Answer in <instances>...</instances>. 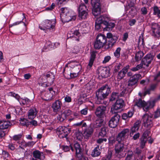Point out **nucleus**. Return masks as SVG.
<instances>
[{
	"mask_svg": "<svg viewBox=\"0 0 160 160\" xmlns=\"http://www.w3.org/2000/svg\"><path fill=\"white\" fill-rule=\"evenodd\" d=\"M120 118V116L119 115L115 114L109 121V126L113 128L116 127L119 123Z\"/></svg>",
	"mask_w": 160,
	"mask_h": 160,
	"instance_id": "15",
	"label": "nucleus"
},
{
	"mask_svg": "<svg viewBox=\"0 0 160 160\" xmlns=\"http://www.w3.org/2000/svg\"><path fill=\"white\" fill-rule=\"evenodd\" d=\"M62 105V102L59 100H57L52 104V108L53 111L54 112H57L59 111L61 109Z\"/></svg>",
	"mask_w": 160,
	"mask_h": 160,
	"instance_id": "19",
	"label": "nucleus"
},
{
	"mask_svg": "<svg viewBox=\"0 0 160 160\" xmlns=\"http://www.w3.org/2000/svg\"><path fill=\"white\" fill-rule=\"evenodd\" d=\"M160 117V108H158L154 112V117L155 118H157Z\"/></svg>",
	"mask_w": 160,
	"mask_h": 160,
	"instance_id": "54",
	"label": "nucleus"
},
{
	"mask_svg": "<svg viewBox=\"0 0 160 160\" xmlns=\"http://www.w3.org/2000/svg\"><path fill=\"white\" fill-rule=\"evenodd\" d=\"M93 132V128L89 126L84 130L83 132V135L84 137L86 139H88L91 137Z\"/></svg>",
	"mask_w": 160,
	"mask_h": 160,
	"instance_id": "23",
	"label": "nucleus"
},
{
	"mask_svg": "<svg viewBox=\"0 0 160 160\" xmlns=\"http://www.w3.org/2000/svg\"><path fill=\"white\" fill-rule=\"evenodd\" d=\"M44 76L47 80V82L41 83V86L44 87H47L52 85L54 79V76L48 73L44 75Z\"/></svg>",
	"mask_w": 160,
	"mask_h": 160,
	"instance_id": "14",
	"label": "nucleus"
},
{
	"mask_svg": "<svg viewBox=\"0 0 160 160\" xmlns=\"http://www.w3.org/2000/svg\"><path fill=\"white\" fill-rule=\"evenodd\" d=\"M150 131L149 130H146L142 134L141 138H143V136L145 139L148 140L149 138H150Z\"/></svg>",
	"mask_w": 160,
	"mask_h": 160,
	"instance_id": "45",
	"label": "nucleus"
},
{
	"mask_svg": "<svg viewBox=\"0 0 160 160\" xmlns=\"http://www.w3.org/2000/svg\"><path fill=\"white\" fill-rule=\"evenodd\" d=\"M133 113L132 111H129L127 113H123L122 116V118L123 119L126 120V119L130 118L133 115Z\"/></svg>",
	"mask_w": 160,
	"mask_h": 160,
	"instance_id": "39",
	"label": "nucleus"
},
{
	"mask_svg": "<svg viewBox=\"0 0 160 160\" xmlns=\"http://www.w3.org/2000/svg\"><path fill=\"white\" fill-rule=\"evenodd\" d=\"M107 41L106 36L103 34H99L97 36L94 46L95 48L99 49L103 47Z\"/></svg>",
	"mask_w": 160,
	"mask_h": 160,
	"instance_id": "5",
	"label": "nucleus"
},
{
	"mask_svg": "<svg viewBox=\"0 0 160 160\" xmlns=\"http://www.w3.org/2000/svg\"><path fill=\"white\" fill-rule=\"evenodd\" d=\"M140 127L139 124L138 122L134 123V126L131 128L130 135L131 136L134 133L137 131Z\"/></svg>",
	"mask_w": 160,
	"mask_h": 160,
	"instance_id": "34",
	"label": "nucleus"
},
{
	"mask_svg": "<svg viewBox=\"0 0 160 160\" xmlns=\"http://www.w3.org/2000/svg\"><path fill=\"white\" fill-rule=\"evenodd\" d=\"M43 49L46 51L51 50L53 49V43H52L50 41H48L45 43Z\"/></svg>",
	"mask_w": 160,
	"mask_h": 160,
	"instance_id": "36",
	"label": "nucleus"
},
{
	"mask_svg": "<svg viewBox=\"0 0 160 160\" xmlns=\"http://www.w3.org/2000/svg\"><path fill=\"white\" fill-rule=\"evenodd\" d=\"M58 120L60 122H63L66 118L65 114L62 112L59 113L57 116Z\"/></svg>",
	"mask_w": 160,
	"mask_h": 160,
	"instance_id": "38",
	"label": "nucleus"
},
{
	"mask_svg": "<svg viewBox=\"0 0 160 160\" xmlns=\"http://www.w3.org/2000/svg\"><path fill=\"white\" fill-rule=\"evenodd\" d=\"M87 7L84 4H80L78 8V16L79 19H85L87 18L88 15V12L87 11Z\"/></svg>",
	"mask_w": 160,
	"mask_h": 160,
	"instance_id": "10",
	"label": "nucleus"
},
{
	"mask_svg": "<svg viewBox=\"0 0 160 160\" xmlns=\"http://www.w3.org/2000/svg\"><path fill=\"white\" fill-rule=\"evenodd\" d=\"M144 64L141 62L136 67L132 68L131 70L132 71L135 72L138 70L142 68H145V67L144 66Z\"/></svg>",
	"mask_w": 160,
	"mask_h": 160,
	"instance_id": "42",
	"label": "nucleus"
},
{
	"mask_svg": "<svg viewBox=\"0 0 160 160\" xmlns=\"http://www.w3.org/2000/svg\"><path fill=\"white\" fill-rule=\"evenodd\" d=\"M159 77H160V71L154 76V81L158 82H160V79L159 78Z\"/></svg>",
	"mask_w": 160,
	"mask_h": 160,
	"instance_id": "55",
	"label": "nucleus"
},
{
	"mask_svg": "<svg viewBox=\"0 0 160 160\" xmlns=\"http://www.w3.org/2000/svg\"><path fill=\"white\" fill-rule=\"evenodd\" d=\"M63 113L65 114L66 117L67 116L70 115L71 113V111L69 109H66L63 112Z\"/></svg>",
	"mask_w": 160,
	"mask_h": 160,
	"instance_id": "64",
	"label": "nucleus"
},
{
	"mask_svg": "<svg viewBox=\"0 0 160 160\" xmlns=\"http://www.w3.org/2000/svg\"><path fill=\"white\" fill-rule=\"evenodd\" d=\"M92 6V13L95 16H98L101 12V8L100 0H91Z\"/></svg>",
	"mask_w": 160,
	"mask_h": 160,
	"instance_id": "6",
	"label": "nucleus"
},
{
	"mask_svg": "<svg viewBox=\"0 0 160 160\" xmlns=\"http://www.w3.org/2000/svg\"><path fill=\"white\" fill-rule=\"evenodd\" d=\"M69 66L72 68H75V67H77L79 70V72L82 69V67L80 63L75 61L71 62L69 64Z\"/></svg>",
	"mask_w": 160,
	"mask_h": 160,
	"instance_id": "37",
	"label": "nucleus"
},
{
	"mask_svg": "<svg viewBox=\"0 0 160 160\" xmlns=\"http://www.w3.org/2000/svg\"><path fill=\"white\" fill-rule=\"evenodd\" d=\"M9 95L15 98L20 103V104L22 105H30L32 102L31 101L27 98H22L17 94L13 92H10Z\"/></svg>",
	"mask_w": 160,
	"mask_h": 160,
	"instance_id": "8",
	"label": "nucleus"
},
{
	"mask_svg": "<svg viewBox=\"0 0 160 160\" xmlns=\"http://www.w3.org/2000/svg\"><path fill=\"white\" fill-rule=\"evenodd\" d=\"M105 107L103 106H100L98 108L95 112L96 116L98 118H102L105 116Z\"/></svg>",
	"mask_w": 160,
	"mask_h": 160,
	"instance_id": "21",
	"label": "nucleus"
},
{
	"mask_svg": "<svg viewBox=\"0 0 160 160\" xmlns=\"http://www.w3.org/2000/svg\"><path fill=\"white\" fill-rule=\"evenodd\" d=\"M98 72L99 76L102 78H106L109 76V71L106 67H100L98 68Z\"/></svg>",
	"mask_w": 160,
	"mask_h": 160,
	"instance_id": "16",
	"label": "nucleus"
},
{
	"mask_svg": "<svg viewBox=\"0 0 160 160\" xmlns=\"http://www.w3.org/2000/svg\"><path fill=\"white\" fill-rule=\"evenodd\" d=\"M128 92V90L126 88L124 89L120 93L119 95L120 96H123L126 94Z\"/></svg>",
	"mask_w": 160,
	"mask_h": 160,
	"instance_id": "63",
	"label": "nucleus"
},
{
	"mask_svg": "<svg viewBox=\"0 0 160 160\" xmlns=\"http://www.w3.org/2000/svg\"><path fill=\"white\" fill-rule=\"evenodd\" d=\"M101 154L99 146H97L92 150L91 152V155L93 157H98Z\"/></svg>",
	"mask_w": 160,
	"mask_h": 160,
	"instance_id": "32",
	"label": "nucleus"
},
{
	"mask_svg": "<svg viewBox=\"0 0 160 160\" xmlns=\"http://www.w3.org/2000/svg\"><path fill=\"white\" fill-rule=\"evenodd\" d=\"M49 92L46 93L45 96L46 98L45 100H50L54 98V94H55V92L53 90V88H50L48 89Z\"/></svg>",
	"mask_w": 160,
	"mask_h": 160,
	"instance_id": "26",
	"label": "nucleus"
},
{
	"mask_svg": "<svg viewBox=\"0 0 160 160\" xmlns=\"http://www.w3.org/2000/svg\"><path fill=\"white\" fill-rule=\"evenodd\" d=\"M107 128L106 127H103L101 128V131L99 133V136L102 137L105 136L107 133Z\"/></svg>",
	"mask_w": 160,
	"mask_h": 160,
	"instance_id": "46",
	"label": "nucleus"
},
{
	"mask_svg": "<svg viewBox=\"0 0 160 160\" xmlns=\"http://www.w3.org/2000/svg\"><path fill=\"white\" fill-rule=\"evenodd\" d=\"M113 45L111 42L108 41V42L107 43V42H106L104 46L105 49H108L112 47Z\"/></svg>",
	"mask_w": 160,
	"mask_h": 160,
	"instance_id": "52",
	"label": "nucleus"
},
{
	"mask_svg": "<svg viewBox=\"0 0 160 160\" xmlns=\"http://www.w3.org/2000/svg\"><path fill=\"white\" fill-rule=\"evenodd\" d=\"M124 104V102L122 99H120L117 100L114 105L113 110H117L122 108Z\"/></svg>",
	"mask_w": 160,
	"mask_h": 160,
	"instance_id": "27",
	"label": "nucleus"
},
{
	"mask_svg": "<svg viewBox=\"0 0 160 160\" xmlns=\"http://www.w3.org/2000/svg\"><path fill=\"white\" fill-rule=\"evenodd\" d=\"M112 155V152H109L108 154L103 158V160H110Z\"/></svg>",
	"mask_w": 160,
	"mask_h": 160,
	"instance_id": "58",
	"label": "nucleus"
},
{
	"mask_svg": "<svg viewBox=\"0 0 160 160\" xmlns=\"http://www.w3.org/2000/svg\"><path fill=\"white\" fill-rule=\"evenodd\" d=\"M158 82L155 83H152L151 84L149 88L147 89L145 91V93L146 94H149L151 91H154L157 88L158 85Z\"/></svg>",
	"mask_w": 160,
	"mask_h": 160,
	"instance_id": "35",
	"label": "nucleus"
},
{
	"mask_svg": "<svg viewBox=\"0 0 160 160\" xmlns=\"http://www.w3.org/2000/svg\"><path fill=\"white\" fill-rule=\"evenodd\" d=\"M111 59V57L109 56H106L102 61V63L103 64H105L108 62Z\"/></svg>",
	"mask_w": 160,
	"mask_h": 160,
	"instance_id": "57",
	"label": "nucleus"
},
{
	"mask_svg": "<svg viewBox=\"0 0 160 160\" xmlns=\"http://www.w3.org/2000/svg\"><path fill=\"white\" fill-rule=\"evenodd\" d=\"M64 102H65L69 103L71 102V97L68 95H66L64 97Z\"/></svg>",
	"mask_w": 160,
	"mask_h": 160,
	"instance_id": "59",
	"label": "nucleus"
},
{
	"mask_svg": "<svg viewBox=\"0 0 160 160\" xmlns=\"http://www.w3.org/2000/svg\"><path fill=\"white\" fill-rule=\"evenodd\" d=\"M109 19L110 17L108 15H103L97 18L95 22L98 23H103L104 24V22L109 20Z\"/></svg>",
	"mask_w": 160,
	"mask_h": 160,
	"instance_id": "24",
	"label": "nucleus"
},
{
	"mask_svg": "<svg viewBox=\"0 0 160 160\" xmlns=\"http://www.w3.org/2000/svg\"><path fill=\"white\" fill-rule=\"evenodd\" d=\"M114 150L115 153L118 158H121L125 155V148L124 144L121 142H118L115 146Z\"/></svg>",
	"mask_w": 160,
	"mask_h": 160,
	"instance_id": "7",
	"label": "nucleus"
},
{
	"mask_svg": "<svg viewBox=\"0 0 160 160\" xmlns=\"http://www.w3.org/2000/svg\"><path fill=\"white\" fill-rule=\"evenodd\" d=\"M37 111L35 108H33L30 109L28 112V116L29 119H33L36 116Z\"/></svg>",
	"mask_w": 160,
	"mask_h": 160,
	"instance_id": "28",
	"label": "nucleus"
},
{
	"mask_svg": "<svg viewBox=\"0 0 160 160\" xmlns=\"http://www.w3.org/2000/svg\"><path fill=\"white\" fill-rule=\"evenodd\" d=\"M121 48L120 47L118 48L114 52V56L117 58H119L120 55Z\"/></svg>",
	"mask_w": 160,
	"mask_h": 160,
	"instance_id": "47",
	"label": "nucleus"
},
{
	"mask_svg": "<svg viewBox=\"0 0 160 160\" xmlns=\"http://www.w3.org/2000/svg\"><path fill=\"white\" fill-rule=\"evenodd\" d=\"M55 4L54 3H52L51 6L46 8H45V10L48 11H51L55 8Z\"/></svg>",
	"mask_w": 160,
	"mask_h": 160,
	"instance_id": "62",
	"label": "nucleus"
},
{
	"mask_svg": "<svg viewBox=\"0 0 160 160\" xmlns=\"http://www.w3.org/2000/svg\"><path fill=\"white\" fill-rule=\"evenodd\" d=\"M70 132L69 128L64 126L59 127L57 129V133L60 138H66Z\"/></svg>",
	"mask_w": 160,
	"mask_h": 160,
	"instance_id": "11",
	"label": "nucleus"
},
{
	"mask_svg": "<svg viewBox=\"0 0 160 160\" xmlns=\"http://www.w3.org/2000/svg\"><path fill=\"white\" fill-rule=\"evenodd\" d=\"M150 33L152 35L155 37H159L160 36V26L157 23H152L151 24Z\"/></svg>",
	"mask_w": 160,
	"mask_h": 160,
	"instance_id": "9",
	"label": "nucleus"
},
{
	"mask_svg": "<svg viewBox=\"0 0 160 160\" xmlns=\"http://www.w3.org/2000/svg\"><path fill=\"white\" fill-rule=\"evenodd\" d=\"M80 35V33L78 30H75L74 29H72L67 34V37L68 38H72L73 40L77 41H79Z\"/></svg>",
	"mask_w": 160,
	"mask_h": 160,
	"instance_id": "17",
	"label": "nucleus"
},
{
	"mask_svg": "<svg viewBox=\"0 0 160 160\" xmlns=\"http://www.w3.org/2000/svg\"><path fill=\"white\" fill-rule=\"evenodd\" d=\"M10 122L4 120L0 121V129H4L8 128L10 126Z\"/></svg>",
	"mask_w": 160,
	"mask_h": 160,
	"instance_id": "33",
	"label": "nucleus"
},
{
	"mask_svg": "<svg viewBox=\"0 0 160 160\" xmlns=\"http://www.w3.org/2000/svg\"><path fill=\"white\" fill-rule=\"evenodd\" d=\"M110 92V88L106 84L102 87L98 89L96 93V95L97 99L96 103L99 104L101 100L106 98Z\"/></svg>",
	"mask_w": 160,
	"mask_h": 160,
	"instance_id": "2",
	"label": "nucleus"
},
{
	"mask_svg": "<svg viewBox=\"0 0 160 160\" xmlns=\"http://www.w3.org/2000/svg\"><path fill=\"white\" fill-rule=\"evenodd\" d=\"M129 68V65L127 66L118 72L117 76L118 80L121 79L124 77Z\"/></svg>",
	"mask_w": 160,
	"mask_h": 160,
	"instance_id": "22",
	"label": "nucleus"
},
{
	"mask_svg": "<svg viewBox=\"0 0 160 160\" xmlns=\"http://www.w3.org/2000/svg\"><path fill=\"white\" fill-rule=\"evenodd\" d=\"M60 10V17L62 20L68 22L71 20H74L76 19V16L72 10L68 8H61Z\"/></svg>",
	"mask_w": 160,
	"mask_h": 160,
	"instance_id": "3",
	"label": "nucleus"
},
{
	"mask_svg": "<svg viewBox=\"0 0 160 160\" xmlns=\"http://www.w3.org/2000/svg\"><path fill=\"white\" fill-rule=\"evenodd\" d=\"M96 56V52L92 51L91 53V57L89 62L87 66L88 68H90L92 66Z\"/></svg>",
	"mask_w": 160,
	"mask_h": 160,
	"instance_id": "30",
	"label": "nucleus"
},
{
	"mask_svg": "<svg viewBox=\"0 0 160 160\" xmlns=\"http://www.w3.org/2000/svg\"><path fill=\"white\" fill-rule=\"evenodd\" d=\"M152 115L145 114L143 116L142 119L145 127L149 128L153 126L152 121Z\"/></svg>",
	"mask_w": 160,
	"mask_h": 160,
	"instance_id": "13",
	"label": "nucleus"
},
{
	"mask_svg": "<svg viewBox=\"0 0 160 160\" xmlns=\"http://www.w3.org/2000/svg\"><path fill=\"white\" fill-rule=\"evenodd\" d=\"M143 136V138H141L140 142V147L141 148H144L145 146L146 143L148 140L145 139Z\"/></svg>",
	"mask_w": 160,
	"mask_h": 160,
	"instance_id": "44",
	"label": "nucleus"
},
{
	"mask_svg": "<svg viewBox=\"0 0 160 160\" xmlns=\"http://www.w3.org/2000/svg\"><path fill=\"white\" fill-rule=\"evenodd\" d=\"M56 23V20L53 19L51 20L46 19L43 21L39 25V28L46 33L48 32L54 31Z\"/></svg>",
	"mask_w": 160,
	"mask_h": 160,
	"instance_id": "1",
	"label": "nucleus"
},
{
	"mask_svg": "<svg viewBox=\"0 0 160 160\" xmlns=\"http://www.w3.org/2000/svg\"><path fill=\"white\" fill-rule=\"evenodd\" d=\"M74 125L76 126H81L82 128H86L87 127L86 123L84 122L83 121H82L76 123L74 124Z\"/></svg>",
	"mask_w": 160,
	"mask_h": 160,
	"instance_id": "48",
	"label": "nucleus"
},
{
	"mask_svg": "<svg viewBox=\"0 0 160 160\" xmlns=\"http://www.w3.org/2000/svg\"><path fill=\"white\" fill-rule=\"evenodd\" d=\"M155 102V100L149 101L146 102L142 101L141 99H139L135 102L134 106L139 108H142L144 111L147 112L154 106Z\"/></svg>",
	"mask_w": 160,
	"mask_h": 160,
	"instance_id": "4",
	"label": "nucleus"
},
{
	"mask_svg": "<svg viewBox=\"0 0 160 160\" xmlns=\"http://www.w3.org/2000/svg\"><path fill=\"white\" fill-rule=\"evenodd\" d=\"M22 22L23 23L24 26H26V24L25 23V22H23L22 21H17V22H15L12 24H10L9 25V26L10 27H11L14 26H16V25H18V24H20V23H21Z\"/></svg>",
	"mask_w": 160,
	"mask_h": 160,
	"instance_id": "53",
	"label": "nucleus"
},
{
	"mask_svg": "<svg viewBox=\"0 0 160 160\" xmlns=\"http://www.w3.org/2000/svg\"><path fill=\"white\" fill-rule=\"evenodd\" d=\"M22 135V133H20V134L14 136L13 137V140L15 141L19 140L21 138Z\"/></svg>",
	"mask_w": 160,
	"mask_h": 160,
	"instance_id": "61",
	"label": "nucleus"
},
{
	"mask_svg": "<svg viewBox=\"0 0 160 160\" xmlns=\"http://www.w3.org/2000/svg\"><path fill=\"white\" fill-rule=\"evenodd\" d=\"M20 124L23 126H28L29 125V122L28 120L25 118L21 119L19 120Z\"/></svg>",
	"mask_w": 160,
	"mask_h": 160,
	"instance_id": "43",
	"label": "nucleus"
},
{
	"mask_svg": "<svg viewBox=\"0 0 160 160\" xmlns=\"http://www.w3.org/2000/svg\"><path fill=\"white\" fill-rule=\"evenodd\" d=\"M103 120L101 119L100 120H97L96 122V127H99L102 126L103 123Z\"/></svg>",
	"mask_w": 160,
	"mask_h": 160,
	"instance_id": "50",
	"label": "nucleus"
},
{
	"mask_svg": "<svg viewBox=\"0 0 160 160\" xmlns=\"http://www.w3.org/2000/svg\"><path fill=\"white\" fill-rule=\"evenodd\" d=\"M88 108H86L84 109H82L80 111V113L82 115H86L88 113Z\"/></svg>",
	"mask_w": 160,
	"mask_h": 160,
	"instance_id": "60",
	"label": "nucleus"
},
{
	"mask_svg": "<svg viewBox=\"0 0 160 160\" xmlns=\"http://www.w3.org/2000/svg\"><path fill=\"white\" fill-rule=\"evenodd\" d=\"M153 56L151 54H147L142 61L144 65L146 67L148 66L153 59Z\"/></svg>",
	"mask_w": 160,
	"mask_h": 160,
	"instance_id": "18",
	"label": "nucleus"
},
{
	"mask_svg": "<svg viewBox=\"0 0 160 160\" xmlns=\"http://www.w3.org/2000/svg\"><path fill=\"white\" fill-rule=\"evenodd\" d=\"M74 147L76 150V152H80L81 151V148L80 145L78 143H76L74 145Z\"/></svg>",
	"mask_w": 160,
	"mask_h": 160,
	"instance_id": "49",
	"label": "nucleus"
},
{
	"mask_svg": "<svg viewBox=\"0 0 160 160\" xmlns=\"http://www.w3.org/2000/svg\"><path fill=\"white\" fill-rule=\"evenodd\" d=\"M108 20V22L107 21L104 22V25L109 28H113L115 26L116 21L114 20H110V18Z\"/></svg>",
	"mask_w": 160,
	"mask_h": 160,
	"instance_id": "31",
	"label": "nucleus"
},
{
	"mask_svg": "<svg viewBox=\"0 0 160 160\" xmlns=\"http://www.w3.org/2000/svg\"><path fill=\"white\" fill-rule=\"evenodd\" d=\"M141 75L140 74H135L131 77L128 81V86H132L135 85L137 83Z\"/></svg>",
	"mask_w": 160,
	"mask_h": 160,
	"instance_id": "20",
	"label": "nucleus"
},
{
	"mask_svg": "<svg viewBox=\"0 0 160 160\" xmlns=\"http://www.w3.org/2000/svg\"><path fill=\"white\" fill-rule=\"evenodd\" d=\"M76 156L78 160H86V157L83 155L81 151L80 152H76Z\"/></svg>",
	"mask_w": 160,
	"mask_h": 160,
	"instance_id": "40",
	"label": "nucleus"
},
{
	"mask_svg": "<svg viewBox=\"0 0 160 160\" xmlns=\"http://www.w3.org/2000/svg\"><path fill=\"white\" fill-rule=\"evenodd\" d=\"M107 37L108 38L110 39L109 41L114 45L117 42L118 37L115 35H113L111 33L108 32L107 34Z\"/></svg>",
	"mask_w": 160,
	"mask_h": 160,
	"instance_id": "29",
	"label": "nucleus"
},
{
	"mask_svg": "<svg viewBox=\"0 0 160 160\" xmlns=\"http://www.w3.org/2000/svg\"><path fill=\"white\" fill-rule=\"evenodd\" d=\"M129 132V130L126 128L123 129L119 133L117 138V140L118 142H122L128 138Z\"/></svg>",
	"mask_w": 160,
	"mask_h": 160,
	"instance_id": "12",
	"label": "nucleus"
},
{
	"mask_svg": "<svg viewBox=\"0 0 160 160\" xmlns=\"http://www.w3.org/2000/svg\"><path fill=\"white\" fill-rule=\"evenodd\" d=\"M32 154L33 157L35 158L40 160H43L45 158V157L43 152H41L38 150L34 151Z\"/></svg>",
	"mask_w": 160,
	"mask_h": 160,
	"instance_id": "25",
	"label": "nucleus"
},
{
	"mask_svg": "<svg viewBox=\"0 0 160 160\" xmlns=\"http://www.w3.org/2000/svg\"><path fill=\"white\" fill-rule=\"evenodd\" d=\"M119 94L117 92H113L112 93L111 100L112 101L114 100L117 99L119 95Z\"/></svg>",
	"mask_w": 160,
	"mask_h": 160,
	"instance_id": "51",
	"label": "nucleus"
},
{
	"mask_svg": "<svg viewBox=\"0 0 160 160\" xmlns=\"http://www.w3.org/2000/svg\"><path fill=\"white\" fill-rule=\"evenodd\" d=\"M143 53L141 51L138 52L136 54L135 56L136 60L137 61L140 60L143 56Z\"/></svg>",
	"mask_w": 160,
	"mask_h": 160,
	"instance_id": "41",
	"label": "nucleus"
},
{
	"mask_svg": "<svg viewBox=\"0 0 160 160\" xmlns=\"http://www.w3.org/2000/svg\"><path fill=\"white\" fill-rule=\"evenodd\" d=\"M153 11V14L155 15L158 14V15L159 16V14H160V10L158 9L157 7L155 6L154 7Z\"/></svg>",
	"mask_w": 160,
	"mask_h": 160,
	"instance_id": "56",
	"label": "nucleus"
}]
</instances>
